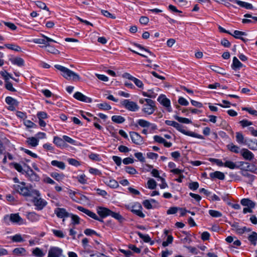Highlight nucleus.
Wrapping results in <instances>:
<instances>
[{
    "mask_svg": "<svg viewBox=\"0 0 257 257\" xmlns=\"http://www.w3.org/2000/svg\"><path fill=\"white\" fill-rule=\"evenodd\" d=\"M13 189L16 192L25 197H31L40 195V192L38 190L33 189L31 186L30 187L26 186V183L24 182H21L19 184L14 185Z\"/></svg>",
    "mask_w": 257,
    "mask_h": 257,
    "instance_id": "obj_1",
    "label": "nucleus"
},
{
    "mask_svg": "<svg viewBox=\"0 0 257 257\" xmlns=\"http://www.w3.org/2000/svg\"><path fill=\"white\" fill-rule=\"evenodd\" d=\"M5 222L9 224L11 222L14 224L21 225L24 223L23 219L18 213H12L10 215H6L4 218Z\"/></svg>",
    "mask_w": 257,
    "mask_h": 257,
    "instance_id": "obj_2",
    "label": "nucleus"
},
{
    "mask_svg": "<svg viewBox=\"0 0 257 257\" xmlns=\"http://www.w3.org/2000/svg\"><path fill=\"white\" fill-rule=\"evenodd\" d=\"M155 102L152 99L147 100V103H146L143 106L142 111L149 115L153 114L156 109Z\"/></svg>",
    "mask_w": 257,
    "mask_h": 257,
    "instance_id": "obj_3",
    "label": "nucleus"
},
{
    "mask_svg": "<svg viewBox=\"0 0 257 257\" xmlns=\"http://www.w3.org/2000/svg\"><path fill=\"white\" fill-rule=\"evenodd\" d=\"M65 79L76 82L80 81L81 77L77 73L65 67Z\"/></svg>",
    "mask_w": 257,
    "mask_h": 257,
    "instance_id": "obj_4",
    "label": "nucleus"
},
{
    "mask_svg": "<svg viewBox=\"0 0 257 257\" xmlns=\"http://www.w3.org/2000/svg\"><path fill=\"white\" fill-rule=\"evenodd\" d=\"M40 194L39 196H31L33 197V202L34 205L36 207V209L41 210L47 205V202L43 199L39 198Z\"/></svg>",
    "mask_w": 257,
    "mask_h": 257,
    "instance_id": "obj_5",
    "label": "nucleus"
},
{
    "mask_svg": "<svg viewBox=\"0 0 257 257\" xmlns=\"http://www.w3.org/2000/svg\"><path fill=\"white\" fill-rule=\"evenodd\" d=\"M121 104L123 105L126 109L132 111H136L139 110V106L138 104L134 102L130 101L128 99H124L121 102Z\"/></svg>",
    "mask_w": 257,
    "mask_h": 257,
    "instance_id": "obj_6",
    "label": "nucleus"
},
{
    "mask_svg": "<svg viewBox=\"0 0 257 257\" xmlns=\"http://www.w3.org/2000/svg\"><path fill=\"white\" fill-rule=\"evenodd\" d=\"M76 208L80 211L83 212L84 213L86 214L90 217H91L96 220H97L100 222H104L103 218H101L100 217H98L95 213L91 211L90 210H89L86 208H85L80 206H77L76 207Z\"/></svg>",
    "mask_w": 257,
    "mask_h": 257,
    "instance_id": "obj_7",
    "label": "nucleus"
},
{
    "mask_svg": "<svg viewBox=\"0 0 257 257\" xmlns=\"http://www.w3.org/2000/svg\"><path fill=\"white\" fill-rule=\"evenodd\" d=\"M72 192L70 193V198L72 199L73 201L76 203L80 204L88 203L90 201V199L89 198V197L80 193H78V194H77V195L79 196V197L74 198V194Z\"/></svg>",
    "mask_w": 257,
    "mask_h": 257,
    "instance_id": "obj_8",
    "label": "nucleus"
},
{
    "mask_svg": "<svg viewBox=\"0 0 257 257\" xmlns=\"http://www.w3.org/2000/svg\"><path fill=\"white\" fill-rule=\"evenodd\" d=\"M142 209L143 207L141 204L137 202L132 206L131 212L141 218H144L145 217V215L142 212Z\"/></svg>",
    "mask_w": 257,
    "mask_h": 257,
    "instance_id": "obj_9",
    "label": "nucleus"
},
{
    "mask_svg": "<svg viewBox=\"0 0 257 257\" xmlns=\"http://www.w3.org/2000/svg\"><path fill=\"white\" fill-rule=\"evenodd\" d=\"M130 137L133 143L140 145L144 143L143 137L139 133L135 132H130Z\"/></svg>",
    "mask_w": 257,
    "mask_h": 257,
    "instance_id": "obj_10",
    "label": "nucleus"
},
{
    "mask_svg": "<svg viewBox=\"0 0 257 257\" xmlns=\"http://www.w3.org/2000/svg\"><path fill=\"white\" fill-rule=\"evenodd\" d=\"M33 42L36 44H44L45 46H49L52 42H56L54 40L43 35L41 38L34 39Z\"/></svg>",
    "mask_w": 257,
    "mask_h": 257,
    "instance_id": "obj_11",
    "label": "nucleus"
},
{
    "mask_svg": "<svg viewBox=\"0 0 257 257\" xmlns=\"http://www.w3.org/2000/svg\"><path fill=\"white\" fill-rule=\"evenodd\" d=\"M96 211L99 216L102 218H104L110 216L111 210L106 207L98 206L96 208Z\"/></svg>",
    "mask_w": 257,
    "mask_h": 257,
    "instance_id": "obj_12",
    "label": "nucleus"
},
{
    "mask_svg": "<svg viewBox=\"0 0 257 257\" xmlns=\"http://www.w3.org/2000/svg\"><path fill=\"white\" fill-rule=\"evenodd\" d=\"M62 252L63 250L58 247H51L48 251V257H60Z\"/></svg>",
    "mask_w": 257,
    "mask_h": 257,
    "instance_id": "obj_13",
    "label": "nucleus"
},
{
    "mask_svg": "<svg viewBox=\"0 0 257 257\" xmlns=\"http://www.w3.org/2000/svg\"><path fill=\"white\" fill-rule=\"evenodd\" d=\"M73 97L76 99L86 103H91L92 101V98L88 97L80 92H76L73 94Z\"/></svg>",
    "mask_w": 257,
    "mask_h": 257,
    "instance_id": "obj_14",
    "label": "nucleus"
},
{
    "mask_svg": "<svg viewBox=\"0 0 257 257\" xmlns=\"http://www.w3.org/2000/svg\"><path fill=\"white\" fill-rule=\"evenodd\" d=\"M65 218H70V224L72 226H74L75 225L78 224L80 223V218L76 215L69 213L65 211Z\"/></svg>",
    "mask_w": 257,
    "mask_h": 257,
    "instance_id": "obj_15",
    "label": "nucleus"
},
{
    "mask_svg": "<svg viewBox=\"0 0 257 257\" xmlns=\"http://www.w3.org/2000/svg\"><path fill=\"white\" fill-rule=\"evenodd\" d=\"M157 100L163 106L168 108V110L169 112L171 111V108L170 105V100L166 97L165 95H160Z\"/></svg>",
    "mask_w": 257,
    "mask_h": 257,
    "instance_id": "obj_16",
    "label": "nucleus"
},
{
    "mask_svg": "<svg viewBox=\"0 0 257 257\" xmlns=\"http://www.w3.org/2000/svg\"><path fill=\"white\" fill-rule=\"evenodd\" d=\"M240 155L246 160L251 161L254 158L253 153L247 149H241Z\"/></svg>",
    "mask_w": 257,
    "mask_h": 257,
    "instance_id": "obj_17",
    "label": "nucleus"
},
{
    "mask_svg": "<svg viewBox=\"0 0 257 257\" xmlns=\"http://www.w3.org/2000/svg\"><path fill=\"white\" fill-rule=\"evenodd\" d=\"M26 175L31 181L38 182L40 180L39 176L31 168L27 171Z\"/></svg>",
    "mask_w": 257,
    "mask_h": 257,
    "instance_id": "obj_18",
    "label": "nucleus"
},
{
    "mask_svg": "<svg viewBox=\"0 0 257 257\" xmlns=\"http://www.w3.org/2000/svg\"><path fill=\"white\" fill-rule=\"evenodd\" d=\"M124 76L126 78L129 80H132L134 83L139 88H142L143 87V83L142 81L138 79V78L132 76L129 73H125Z\"/></svg>",
    "mask_w": 257,
    "mask_h": 257,
    "instance_id": "obj_19",
    "label": "nucleus"
},
{
    "mask_svg": "<svg viewBox=\"0 0 257 257\" xmlns=\"http://www.w3.org/2000/svg\"><path fill=\"white\" fill-rule=\"evenodd\" d=\"M104 182L107 186L111 188H116L119 186L118 182L113 179H105Z\"/></svg>",
    "mask_w": 257,
    "mask_h": 257,
    "instance_id": "obj_20",
    "label": "nucleus"
},
{
    "mask_svg": "<svg viewBox=\"0 0 257 257\" xmlns=\"http://www.w3.org/2000/svg\"><path fill=\"white\" fill-rule=\"evenodd\" d=\"M209 176L212 180L217 178L219 180H223L225 179V175L224 173L217 171L210 173Z\"/></svg>",
    "mask_w": 257,
    "mask_h": 257,
    "instance_id": "obj_21",
    "label": "nucleus"
},
{
    "mask_svg": "<svg viewBox=\"0 0 257 257\" xmlns=\"http://www.w3.org/2000/svg\"><path fill=\"white\" fill-rule=\"evenodd\" d=\"M26 216L27 219L32 222L38 221L40 217V216L35 212L28 213Z\"/></svg>",
    "mask_w": 257,
    "mask_h": 257,
    "instance_id": "obj_22",
    "label": "nucleus"
},
{
    "mask_svg": "<svg viewBox=\"0 0 257 257\" xmlns=\"http://www.w3.org/2000/svg\"><path fill=\"white\" fill-rule=\"evenodd\" d=\"M241 174L243 176H244L246 178V179H245L246 182H247V183L250 184H252V183L254 181V178H255V176L253 175L248 173L246 171L242 172Z\"/></svg>",
    "mask_w": 257,
    "mask_h": 257,
    "instance_id": "obj_23",
    "label": "nucleus"
},
{
    "mask_svg": "<svg viewBox=\"0 0 257 257\" xmlns=\"http://www.w3.org/2000/svg\"><path fill=\"white\" fill-rule=\"evenodd\" d=\"M247 239L251 245L255 246L257 244V233L252 231L247 237Z\"/></svg>",
    "mask_w": 257,
    "mask_h": 257,
    "instance_id": "obj_24",
    "label": "nucleus"
},
{
    "mask_svg": "<svg viewBox=\"0 0 257 257\" xmlns=\"http://www.w3.org/2000/svg\"><path fill=\"white\" fill-rule=\"evenodd\" d=\"M180 132L182 133V134H183L185 135L188 136H190L192 137L196 138L201 139V140L204 139V137L202 135L196 134L193 132L186 131L185 130H184L183 128H182Z\"/></svg>",
    "mask_w": 257,
    "mask_h": 257,
    "instance_id": "obj_25",
    "label": "nucleus"
},
{
    "mask_svg": "<svg viewBox=\"0 0 257 257\" xmlns=\"http://www.w3.org/2000/svg\"><path fill=\"white\" fill-rule=\"evenodd\" d=\"M240 203L244 206H247L250 208H253L255 207V203L248 198H243L241 200Z\"/></svg>",
    "mask_w": 257,
    "mask_h": 257,
    "instance_id": "obj_26",
    "label": "nucleus"
},
{
    "mask_svg": "<svg viewBox=\"0 0 257 257\" xmlns=\"http://www.w3.org/2000/svg\"><path fill=\"white\" fill-rule=\"evenodd\" d=\"M165 122L168 125L173 126L180 132H181L182 128L183 127L182 125L175 121L166 120Z\"/></svg>",
    "mask_w": 257,
    "mask_h": 257,
    "instance_id": "obj_27",
    "label": "nucleus"
},
{
    "mask_svg": "<svg viewBox=\"0 0 257 257\" xmlns=\"http://www.w3.org/2000/svg\"><path fill=\"white\" fill-rule=\"evenodd\" d=\"M226 148L231 152L234 153L236 154L239 153H240L241 149H240V148L238 146L233 144L232 143H230L229 144H228L226 146Z\"/></svg>",
    "mask_w": 257,
    "mask_h": 257,
    "instance_id": "obj_28",
    "label": "nucleus"
},
{
    "mask_svg": "<svg viewBox=\"0 0 257 257\" xmlns=\"http://www.w3.org/2000/svg\"><path fill=\"white\" fill-rule=\"evenodd\" d=\"M243 66V64L238 60V59L236 57H234L233 58L232 64L231 65V68L233 70L240 69V68L242 67Z\"/></svg>",
    "mask_w": 257,
    "mask_h": 257,
    "instance_id": "obj_29",
    "label": "nucleus"
},
{
    "mask_svg": "<svg viewBox=\"0 0 257 257\" xmlns=\"http://www.w3.org/2000/svg\"><path fill=\"white\" fill-rule=\"evenodd\" d=\"M13 254L16 255L25 256L27 254V251L24 247L15 248L13 251Z\"/></svg>",
    "mask_w": 257,
    "mask_h": 257,
    "instance_id": "obj_30",
    "label": "nucleus"
},
{
    "mask_svg": "<svg viewBox=\"0 0 257 257\" xmlns=\"http://www.w3.org/2000/svg\"><path fill=\"white\" fill-rule=\"evenodd\" d=\"M26 143L32 147H36L38 145L39 140L35 137H29L27 138Z\"/></svg>",
    "mask_w": 257,
    "mask_h": 257,
    "instance_id": "obj_31",
    "label": "nucleus"
},
{
    "mask_svg": "<svg viewBox=\"0 0 257 257\" xmlns=\"http://www.w3.org/2000/svg\"><path fill=\"white\" fill-rule=\"evenodd\" d=\"M245 145L250 150H257V140L247 141Z\"/></svg>",
    "mask_w": 257,
    "mask_h": 257,
    "instance_id": "obj_32",
    "label": "nucleus"
},
{
    "mask_svg": "<svg viewBox=\"0 0 257 257\" xmlns=\"http://www.w3.org/2000/svg\"><path fill=\"white\" fill-rule=\"evenodd\" d=\"M6 102L10 105V107L16 106L18 105V102L17 100L11 96H7L5 99Z\"/></svg>",
    "mask_w": 257,
    "mask_h": 257,
    "instance_id": "obj_33",
    "label": "nucleus"
},
{
    "mask_svg": "<svg viewBox=\"0 0 257 257\" xmlns=\"http://www.w3.org/2000/svg\"><path fill=\"white\" fill-rule=\"evenodd\" d=\"M236 141L239 144H245L246 140L244 139V138L241 132L236 133Z\"/></svg>",
    "mask_w": 257,
    "mask_h": 257,
    "instance_id": "obj_34",
    "label": "nucleus"
},
{
    "mask_svg": "<svg viewBox=\"0 0 257 257\" xmlns=\"http://www.w3.org/2000/svg\"><path fill=\"white\" fill-rule=\"evenodd\" d=\"M53 143L58 147L63 148L64 147V141L60 137H54Z\"/></svg>",
    "mask_w": 257,
    "mask_h": 257,
    "instance_id": "obj_35",
    "label": "nucleus"
},
{
    "mask_svg": "<svg viewBox=\"0 0 257 257\" xmlns=\"http://www.w3.org/2000/svg\"><path fill=\"white\" fill-rule=\"evenodd\" d=\"M235 3L237 4L240 7L244 8L245 9L247 10H251L253 9V6L251 4L245 2H242L238 0V1H235Z\"/></svg>",
    "mask_w": 257,
    "mask_h": 257,
    "instance_id": "obj_36",
    "label": "nucleus"
},
{
    "mask_svg": "<svg viewBox=\"0 0 257 257\" xmlns=\"http://www.w3.org/2000/svg\"><path fill=\"white\" fill-rule=\"evenodd\" d=\"M142 94L144 96L152 98H155L157 95V93H156L153 89H149L146 92L143 91Z\"/></svg>",
    "mask_w": 257,
    "mask_h": 257,
    "instance_id": "obj_37",
    "label": "nucleus"
},
{
    "mask_svg": "<svg viewBox=\"0 0 257 257\" xmlns=\"http://www.w3.org/2000/svg\"><path fill=\"white\" fill-rule=\"evenodd\" d=\"M111 120L113 122L116 123L120 124L123 123L125 121V119L121 115H115L112 116Z\"/></svg>",
    "mask_w": 257,
    "mask_h": 257,
    "instance_id": "obj_38",
    "label": "nucleus"
},
{
    "mask_svg": "<svg viewBox=\"0 0 257 257\" xmlns=\"http://www.w3.org/2000/svg\"><path fill=\"white\" fill-rule=\"evenodd\" d=\"M110 216L118 220L119 223H122L124 220V218L119 213L111 211Z\"/></svg>",
    "mask_w": 257,
    "mask_h": 257,
    "instance_id": "obj_39",
    "label": "nucleus"
},
{
    "mask_svg": "<svg viewBox=\"0 0 257 257\" xmlns=\"http://www.w3.org/2000/svg\"><path fill=\"white\" fill-rule=\"evenodd\" d=\"M88 239L87 238H84L82 240V245L84 249H85V251L87 253H90L91 250L90 249V245L88 244Z\"/></svg>",
    "mask_w": 257,
    "mask_h": 257,
    "instance_id": "obj_40",
    "label": "nucleus"
},
{
    "mask_svg": "<svg viewBox=\"0 0 257 257\" xmlns=\"http://www.w3.org/2000/svg\"><path fill=\"white\" fill-rule=\"evenodd\" d=\"M209 68L213 71H215L216 73L222 74L223 75H225L226 73L224 72V70L217 66L215 65H210L209 66Z\"/></svg>",
    "mask_w": 257,
    "mask_h": 257,
    "instance_id": "obj_41",
    "label": "nucleus"
},
{
    "mask_svg": "<svg viewBox=\"0 0 257 257\" xmlns=\"http://www.w3.org/2000/svg\"><path fill=\"white\" fill-rule=\"evenodd\" d=\"M12 62L13 64L16 65L18 66H23L25 64V62L23 59L20 57H16L12 60Z\"/></svg>",
    "mask_w": 257,
    "mask_h": 257,
    "instance_id": "obj_42",
    "label": "nucleus"
},
{
    "mask_svg": "<svg viewBox=\"0 0 257 257\" xmlns=\"http://www.w3.org/2000/svg\"><path fill=\"white\" fill-rule=\"evenodd\" d=\"M5 47L9 49L14 50L16 52H19L21 50V48L20 46L14 44H7L5 45Z\"/></svg>",
    "mask_w": 257,
    "mask_h": 257,
    "instance_id": "obj_43",
    "label": "nucleus"
},
{
    "mask_svg": "<svg viewBox=\"0 0 257 257\" xmlns=\"http://www.w3.org/2000/svg\"><path fill=\"white\" fill-rule=\"evenodd\" d=\"M32 254L36 257H43L44 256L45 253L43 252L42 249L39 247H36L32 250Z\"/></svg>",
    "mask_w": 257,
    "mask_h": 257,
    "instance_id": "obj_44",
    "label": "nucleus"
},
{
    "mask_svg": "<svg viewBox=\"0 0 257 257\" xmlns=\"http://www.w3.org/2000/svg\"><path fill=\"white\" fill-rule=\"evenodd\" d=\"M174 118L176 120H178L179 122H180L181 123H186V124H189V123H192V121L190 119L187 118L180 117L178 115H174Z\"/></svg>",
    "mask_w": 257,
    "mask_h": 257,
    "instance_id": "obj_45",
    "label": "nucleus"
},
{
    "mask_svg": "<svg viewBox=\"0 0 257 257\" xmlns=\"http://www.w3.org/2000/svg\"><path fill=\"white\" fill-rule=\"evenodd\" d=\"M137 124L143 127H149L151 123L145 119H139L137 121Z\"/></svg>",
    "mask_w": 257,
    "mask_h": 257,
    "instance_id": "obj_46",
    "label": "nucleus"
},
{
    "mask_svg": "<svg viewBox=\"0 0 257 257\" xmlns=\"http://www.w3.org/2000/svg\"><path fill=\"white\" fill-rule=\"evenodd\" d=\"M11 239L15 242H21L25 241L22 236L20 234H16L11 237Z\"/></svg>",
    "mask_w": 257,
    "mask_h": 257,
    "instance_id": "obj_47",
    "label": "nucleus"
},
{
    "mask_svg": "<svg viewBox=\"0 0 257 257\" xmlns=\"http://www.w3.org/2000/svg\"><path fill=\"white\" fill-rule=\"evenodd\" d=\"M224 166L229 168L230 169H234L235 168H239V166H237L235 163L231 161H226L224 163Z\"/></svg>",
    "mask_w": 257,
    "mask_h": 257,
    "instance_id": "obj_48",
    "label": "nucleus"
},
{
    "mask_svg": "<svg viewBox=\"0 0 257 257\" xmlns=\"http://www.w3.org/2000/svg\"><path fill=\"white\" fill-rule=\"evenodd\" d=\"M97 106L100 109L104 110H108L111 108V106L107 103L104 102L97 104Z\"/></svg>",
    "mask_w": 257,
    "mask_h": 257,
    "instance_id": "obj_49",
    "label": "nucleus"
},
{
    "mask_svg": "<svg viewBox=\"0 0 257 257\" xmlns=\"http://www.w3.org/2000/svg\"><path fill=\"white\" fill-rule=\"evenodd\" d=\"M230 35L233 36L236 39H240V38L242 37L241 36H246V34L244 32L235 30L233 32V34L231 33Z\"/></svg>",
    "mask_w": 257,
    "mask_h": 257,
    "instance_id": "obj_50",
    "label": "nucleus"
},
{
    "mask_svg": "<svg viewBox=\"0 0 257 257\" xmlns=\"http://www.w3.org/2000/svg\"><path fill=\"white\" fill-rule=\"evenodd\" d=\"M51 165L54 167H56L59 169H64V163L62 162L58 161L57 160H53L51 163Z\"/></svg>",
    "mask_w": 257,
    "mask_h": 257,
    "instance_id": "obj_51",
    "label": "nucleus"
},
{
    "mask_svg": "<svg viewBox=\"0 0 257 257\" xmlns=\"http://www.w3.org/2000/svg\"><path fill=\"white\" fill-rule=\"evenodd\" d=\"M137 234L144 242L148 243L151 241V239L148 234L144 235L140 232H138Z\"/></svg>",
    "mask_w": 257,
    "mask_h": 257,
    "instance_id": "obj_52",
    "label": "nucleus"
},
{
    "mask_svg": "<svg viewBox=\"0 0 257 257\" xmlns=\"http://www.w3.org/2000/svg\"><path fill=\"white\" fill-rule=\"evenodd\" d=\"M55 213L57 216L61 218H62V221H64V208H57Z\"/></svg>",
    "mask_w": 257,
    "mask_h": 257,
    "instance_id": "obj_53",
    "label": "nucleus"
},
{
    "mask_svg": "<svg viewBox=\"0 0 257 257\" xmlns=\"http://www.w3.org/2000/svg\"><path fill=\"white\" fill-rule=\"evenodd\" d=\"M148 188L150 189H154L157 186V183L153 179H150L147 182Z\"/></svg>",
    "mask_w": 257,
    "mask_h": 257,
    "instance_id": "obj_54",
    "label": "nucleus"
},
{
    "mask_svg": "<svg viewBox=\"0 0 257 257\" xmlns=\"http://www.w3.org/2000/svg\"><path fill=\"white\" fill-rule=\"evenodd\" d=\"M134 45L138 47V48H139L140 50H144L147 52H148V53L150 54V55L151 56H153L154 57H155L156 56L152 52H151L149 49H148L147 48L144 47V46H143L142 45H141V44H138V43H134Z\"/></svg>",
    "mask_w": 257,
    "mask_h": 257,
    "instance_id": "obj_55",
    "label": "nucleus"
},
{
    "mask_svg": "<svg viewBox=\"0 0 257 257\" xmlns=\"http://www.w3.org/2000/svg\"><path fill=\"white\" fill-rule=\"evenodd\" d=\"M208 212L209 215L213 217H220L222 215L220 212L217 210H209Z\"/></svg>",
    "mask_w": 257,
    "mask_h": 257,
    "instance_id": "obj_56",
    "label": "nucleus"
},
{
    "mask_svg": "<svg viewBox=\"0 0 257 257\" xmlns=\"http://www.w3.org/2000/svg\"><path fill=\"white\" fill-rule=\"evenodd\" d=\"M77 179L78 181L82 184H85L87 183L86 177L84 174L77 176Z\"/></svg>",
    "mask_w": 257,
    "mask_h": 257,
    "instance_id": "obj_57",
    "label": "nucleus"
},
{
    "mask_svg": "<svg viewBox=\"0 0 257 257\" xmlns=\"http://www.w3.org/2000/svg\"><path fill=\"white\" fill-rule=\"evenodd\" d=\"M251 231V229L249 228H247L245 226H244L242 228L239 227L237 230L236 231V233L239 234H242L245 232H250Z\"/></svg>",
    "mask_w": 257,
    "mask_h": 257,
    "instance_id": "obj_58",
    "label": "nucleus"
},
{
    "mask_svg": "<svg viewBox=\"0 0 257 257\" xmlns=\"http://www.w3.org/2000/svg\"><path fill=\"white\" fill-rule=\"evenodd\" d=\"M173 237L172 236V235H168L167 240L163 242L162 245L164 247L167 246L169 244L172 243V242H173Z\"/></svg>",
    "mask_w": 257,
    "mask_h": 257,
    "instance_id": "obj_59",
    "label": "nucleus"
},
{
    "mask_svg": "<svg viewBox=\"0 0 257 257\" xmlns=\"http://www.w3.org/2000/svg\"><path fill=\"white\" fill-rule=\"evenodd\" d=\"M51 176L54 178L58 181H60L63 180V176L56 172H53L51 174Z\"/></svg>",
    "mask_w": 257,
    "mask_h": 257,
    "instance_id": "obj_60",
    "label": "nucleus"
},
{
    "mask_svg": "<svg viewBox=\"0 0 257 257\" xmlns=\"http://www.w3.org/2000/svg\"><path fill=\"white\" fill-rule=\"evenodd\" d=\"M67 161L70 165L75 167H78L80 165V163L74 159L69 158L67 159Z\"/></svg>",
    "mask_w": 257,
    "mask_h": 257,
    "instance_id": "obj_61",
    "label": "nucleus"
},
{
    "mask_svg": "<svg viewBox=\"0 0 257 257\" xmlns=\"http://www.w3.org/2000/svg\"><path fill=\"white\" fill-rule=\"evenodd\" d=\"M125 170L126 172L131 175H134L137 173V170L134 167L131 166H126L125 167Z\"/></svg>",
    "mask_w": 257,
    "mask_h": 257,
    "instance_id": "obj_62",
    "label": "nucleus"
},
{
    "mask_svg": "<svg viewBox=\"0 0 257 257\" xmlns=\"http://www.w3.org/2000/svg\"><path fill=\"white\" fill-rule=\"evenodd\" d=\"M199 185L197 182H192L189 184V188L190 189L195 191L199 188Z\"/></svg>",
    "mask_w": 257,
    "mask_h": 257,
    "instance_id": "obj_63",
    "label": "nucleus"
},
{
    "mask_svg": "<svg viewBox=\"0 0 257 257\" xmlns=\"http://www.w3.org/2000/svg\"><path fill=\"white\" fill-rule=\"evenodd\" d=\"M134 155H135V157L137 158L138 159V160L139 161H140L141 162H142V163L145 162L146 160H145V158L143 156V154L142 153H141V152L136 153Z\"/></svg>",
    "mask_w": 257,
    "mask_h": 257,
    "instance_id": "obj_64",
    "label": "nucleus"
}]
</instances>
